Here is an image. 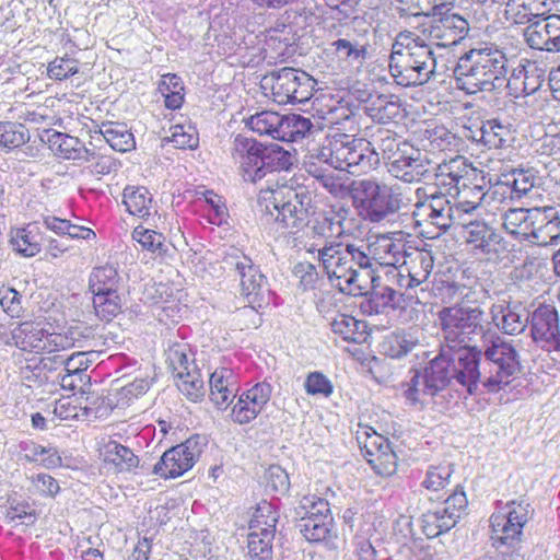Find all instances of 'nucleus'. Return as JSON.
Masks as SVG:
<instances>
[{
	"label": "nucleus",
	"mask_w": 560,
	"mask_h": 560,
	"mask_svg": "<svg viewBox=\"0 0 560 560\" xmlns=\"http://www.w3.org/2000/svg\"><path fill=\"white\" fill-rule=\"evenodd\" d=\"M451 2L433 18L429 27L422 26L423 36L411 32H399L392 46L389 72L401 86H416L428 83L435 77L436 59L432 45L450 47L457 45L469 32L466 19L452 13Z\"/></svg>",
	"instance_id": "1"
},
{
	"label": "nucleus",
	"mask_w": 560,
	"mask_h": 560,
	"mask_svg": "<svg viewBox=\"0 0 560 560\" xmlns=\"http://www.w3.org/2000/svg\"><path fill=\"white\" fill-rule=\"evenodd\" d=\"M258 205L277 228L288 235L304 231L315 210L312 191L300 185L294 187L281 184L261 189Z\"/></svg>",
	"instance_id": "2"
},
{
	"label": "nucleus",
	"mask_w": 560,
	"mask_h": 560,
	"mask_svg": "<svg viewBox=\"0 0 560 560\" xmlns=\"http://www.w3.org/2000/svg\"><path fill=\"white\" fill-rule=\"evenodd\" d=\"M453 73L456 88L467 94L501 90L506 82L508 59L497 47L472 48L458 58Z\"/></svg>",
	"instance_id": "3"
},
{
	"label": "nucleus",
	"mask_w": 560,
	"mask_h": 560,
	"mask_svg": "<svg viewBox=\"0 0 560 560\" xmlns=\"http://www.w3.org/2000/svg\"><path fill=\"white\" fill-rule=\"evenodd\" d=\"M483 389L499 393L509 386L521 373V355L516 345L498 332L487 329L482 335Z\"/></svg>",
	"instance_id": "4"
},
{
	"label": "nucleus",
	"mask_w": 560,
	"mask_h": 560,
	"mask_svg": "<svg viewBox=\"0 0 560 560\" xmlns=\"http://www.w3.org/2000/svg\"><path fill=\"white\" fill-rule=\"evenodd\" d=\"M380 277L371 259L352 247V308H359L362 315L385 313L388 308L399 307L402 296L389 287L375 290Z\"/></svg>",
	"instance_id": "5"
},
{
	"label": "nucleus",
	"mask_w": 560,
	"mask_h": 560,
	"mask_svg": "<svg viewBox=\"0 0 560 560\" xmlns=\"http://www.w3.org/2000/svg\"><path fill=\"white\" fill-rule=\"evenodd\" d=\"M478 175L477 168L468 164L463 156H456L436 166L434 185L457 199L455 207L462 215L470 213L482 202L486 203L483 187L475 183Z\"/></svg>",
	"instance_id": "6"
},
{
	"label": "nucleus",
	"mask_w": 560,
	"mask_h": 560,
	"mask_svg": "<svg viewBox=\"0 0 560 560\" xmlns=\"http://www.w3.org/2000/svg\"><path fill=\"white\" fill-rule=\"evenodd\" d=\"M13 345L23 352L44 355L71 349L74 338L67 332L50 330V325L40 319L21 322L11 334Z\"/></svg>",
	"instance_id": "7"
},
{
	"label": "nucleus",
	"mask_w": 560,
	"mask_h": 560,
	"mask_svg": "<svg viewBox=\"0 0 560 560\" xmlns=\"http://www.w3.org/2000/svg\"><path fill=\"white\" fill-rule=\"evenodd\" d=\"M352 207L363 220L377 223L395 213L399 203L386 185L366 177L352 179Z\"/></svg>",
	"instance_id": "8"
},
{
	"label": "nucleus",
	"mask_w": 560,
	"mask_h": 560,
	"mask_svg": "<svg viewBox=\"0 0 560 560\" xmlns=\"http://www.w3.org/2000/svg\"><path fill=\"white\" fill-rule=\"evenodd\" d=\"M444 343L447 349L471 347L474 335L487 332L483 329V311L479 307H445L440 314Z\"/></svg>",
	"instance_id": "9"
},
{
	"label": "nucleus",
	"mask_w": 560,
	"mask_h": 560,
	"mask_svg": "<svg viewBox=\"0 0 560 560\" xmlns=\"http://www.w3.org/2000/svg\"><path fill=\"white\" fill-rule=\"evenodd\" d=\"M315 81L303 70L284 67L265 77L262 88L270 91L279 105L307 102L313 96Z\"/></svg>",
	"instance_id": "10"
},
{
	"label": "nucleus",
	"mask_w": 560,
	"mask_h": 560,
	"mask_svg": "<svg viewBox=\"0 0 560 560\" xmlns=\"http://www.w3.org/2000/svg\"><path fill=\"white\" fill-rule=\"evenodd\" d=\"M530 504L524 500L506 503L505 512H498L491 515L492 542L499 548L501 546L514 547L521 541L523 527L528 522Z\"/></svg>",
	"instance_id": "11"
},
{
	"label": "nucleus",
	"mask_w": 560,
	"mask_h": 560,
	"mask_svg": "<svg viewBox=\"0 0 560 560\" xmlns=\"http://www.w3.org/2000/svg\"><path fill=\"white\" fill-rule=\"evenodd\" d=\"M362 27L363 35L360 39H352V60H359L360 66L357 67L355 80H352V97H354L358 102V110L363 112L364 105L371 103L373 97H377L380 94L375 92L374 80L370 78L369 66L362 69V61L372 59L373 57V47L370 45L369 40L365 38L370 25H366L363 19L358 16L352 18V27Z\"/></svg>",
	"instance_id": "12"
},
{
	"label": "nucleus",
	"mask_w": 560,
	"mask_h": 560,
	"mask_svg": "<svg viewBox=\"0 0 560 560\" xmlns=\"http://www.w3.org/2000/svg\"><path fill=\"white\" fill-rule=\"evenodd\" d=\"M355 440L360 455L365 458L375 474L389 477L396 472L397 457L386 438L371 427H360Z\"/></svg>",
	"instance_id": "13"
},
{
	"label": "nucleus",
	"mask_w": 560,
	"mask_h": 560,
	"mask_svg": "<svg viewBox=\"0 0 560 560\" xmlns=\"http://www.w3.org/2000/svg\"><path fill=\"white\" fill-rule=\"evenodd\" d=\"M530 336L552 360L560 362V323L556 306L541 304L532 313Z\"/></svg>",
	"instance_id": "14"
},
{
	"label": "nucleus",
	"mask_w": 560,
	"mask_h": 560,
	"mask_svg": "<svg viewBox=\"0 0 560 560\" xmlns=\"http://www.w3.org/2000/svg\"><path fill=\"white\" fill-rule=\"evenodd\" d=\"M388 172L405 183H416L430 177V162L422 153L410 145L402 143L388 155Z\"/></svg>",
	"instance_id": "15"
},
{
	"label": "nucleus",
	"mask_w": 560,
	"mask_h": 560,
	"mask_svg": "<svg viewBox=\"0 0 560 560\" xmlns=\"http://www.w3.org/2000/svg\"><path fill=\"white\" fill-rule=\"evenodd\" d=\"M453 377L468 394L483 388L482 353L478 347L451 349Z\"/></svg>",
	"instance_id": "16"
},
{
	"label": "nucleus",
	"mask_w": 560,
	"mask_h": 560,
	"mask_svg": "<svg viewBox=\"0 0 560 560\" xmlns=\"http://www.w3.org/2000/svg\"><path fill=\"white\" fill-rule=\"evenodd\" d=\"M447 192L432 194L424 200L415 203L413 217L422 218L440 231L446 232L454 223L460 220V214L455 205L446 198Z\"/></svg>",
	"instance_id": "17"
},
{
	"label": "nucleus",
	"mask_w": 560,
	"mask_h": 560,
	"mask_svg": "<svg viewBox=\"0 0 560 560\" xmlns=\"http://www.w3.org/2000/svg\"><path fill=\"white\" fill-rule=\"evenodd\" d=\"M265 148L254 139L236 136L231 149V158L238 165L243 177L248 182H257L265 176Z\"/></svg>",
	"instance_id": "18"
},
{
	"label": "nucleus",
	"mask_w": 560,
	"mask_h": 560,
	"mask_svg": "<svg viewBox=\"0 0 560 560\" xmlns=\"http://www.w3.org/2000/svg\"><path fill=\"white\" fill-rule=\"evenodd\" d=\"M97 452L103 468L108 472L136 474L140 466V458L131 448L110 438L98 443Z\"/></svg>",
	"instance_id": "19"
},
{
	"label": "nucleus",
	"mask_w": 560,
	"mask_h": 560,
	"mask_svg": "<svg viewBox=\"0 0 560 560\" xmlns=\"http://www.w3.org/2000/svg\"><path fill=\"white\" fill-rule=\"evenodd\" d=\"M196 443L191 440L177 444L161 456L153 471L163 479H173L183 476L192 468L197 454Z\"/></svg>",
	"instance_id": "20"
},
{
	"label": "nucleus",
	"mask_w": 560,
	"mask_h": 560,
	"mask_svg": "<svg viewBox=\"0 0 560 560\" xmlns=\"http://www.w3.org/2000/svg\"><path fill=\"white\" fill-rule=\"evenodd\" d=\"M272 387L269 383L260 382L243 392L231 410L235 423L246 424L257 418L271 398Z\"/></svg>",
	"instance_id": "21"
},
{
	"label": "nucleus",
	"mask_w": 560,
	"mask_h": 560,
	"mask_svg": "<svg viewBox=\"0 0 560 560\" xmlns=\"http://www.w3.org/2000/svg\"><path fill=\"white\" fill-rule=\"evenodd\" d=\"M323 266L331 284L340 292L350 289V244L329 246L320 253Z\"/></svg>",
	"instance_id": "22"
},
{
	"label": "nucleus",
	"mask_w": 560,
	"mask_h": 560,
	"mask_svg": "<svg viewBox=\"0 0 560 560\" xmlns=\"http://www.w3.org/2000/svg\"><path fill=\"white\" fill-rule=\"evenodd\" d=\"M529 242L539 246L560 243V210L555 207H537Z\"/></svg>",
	"instance_id": "23"
},
{
	"label": "nucleus",
	"mask_w": 560,
	"mask_h": 560,
	"mask_svg": "<svg viewBox=\"0 0 560 560\" xmlns=\"http://www.w3.org/2000/svg\"><path fill=\"white\" fill-rule=\"evenodd\" d=\"M490 314L494 326L505 335L522 334L529 322V316L522 307L506 302L493 304Z\"/></svg>",
	"instance_id": "24"
},
{
	"label": "nucleus",
	"mask_w": 560,
	"mask_h": 560,
	"mask_svg": "<svg viewBox=\"0 0 560 560\" xmlns=\"http://www.w3.org/2000/svg\"><path fill=\"white\" fill-rule=\"evenodd\" d=\"M450 349L441 347L440 353L424 368L422 375L436 394L445 389L453 377Z\"/></svg>",
	"instance_id": "25"
},
{
	"label": "nucleus",
	"mask_w": 560,
	"mask_h": 560,
	"mask_svg": "<svg viewBox=\"0 0 560 560\" xmlns=\"http://www.w3.org/2000/svg\"><path fill=\"white\" fill-rule=\"evenodd\" d=\"M479 132L480 141L489 149L506 148L514 141L512 125L499 118L483 121Z\"/></svg>",
	"instance_id": "26"
},
{
	"label": "nucleus",
	"mask_w": 560,
	"mask_h": 560,
	"mask_svg": "<svg viewBox=\"0 0 560 560\" xmlns=\"http://www.w3.org/2000/svg\"><path fill=\"white\" fill-rule=\"evenodd\" d=\"M544 82L542 75L538 73L535 66H520L513 70L512 75L506 80L505 85L515 97L532 95L538 91Z\"/></svg>",
	"instance_id": "27"
},
{
	"label": "nucleus",
	"mask_w": 560,
	"mask_h": 560,
	"mask_svg": "<svg viewBox=\"0 0 560 560\" xmlns=\"http://www.w3.org/2000/svg\"><path fill=\"white\" fill-rule=\"evenodd\" d=\"M122 203L129 214L148 220L154 211L152 194L143 186H127L122 191Z\"/></svg>",
	"instance_id": "28"
},
{
	"label": "nucleus",
	"mask_w": 560,
	"mask_h": 560,
	"mask_svg": "<svg viewBox=\"0 0 560 560\" xmlns=\"http://www.w3.org/2000/svg\"><path fill=\"white\" fill-rule=\"evenodd\" d=\"M12 248L24 257H33L40 252L42 233L39 228L30 223L22 228H14L10 232Z\"/></svg>",
	"instance_id": "29"
},
{
	"label": "nucleus",
	"mask_w": 560,
	"mask_h": 560,
	"mask_svg": "<svg viewBox=\"0 0 560 560\" xmlns=\"http://www.w3.org/2000/svg\"><path fill=\"white\" fill-rule=\"evenodd\" d=\"M210 399L217 406L228 405L235 396L236 381L233 370L218 368L210 375Z\"/></svg>",
	"instance_id": "30"
},
{
	"label": "nucleus",
	"mask_w": 560,
	"mask_h": 560,
	"mask_svg": "<svg viewBox=\"0 0 560 560\" xmlns=\"http://www.w3.org/2000/svg\"><path fill=\"white\" fill-rule=\"evenodd\" d=\"M536 213L537 207L509 208L502 217V225L509 234L529 241Z\"/></svg>",
	"instance_id": "31"
},
{
	"label": "nucleus",
	"mask_w": 560,
	"mask_h": 560,
	"mask_svg": "<svg viewBox=\"0 0 560 560\" xmlns=\"http://www.w3.org/2000/svg\"><path fill=\"white\" fill-rule=\"evenodd\" d=\"M363 113L373 121L388 124L402 116V108L398 97L380 94L377 97H373L371 103L364 105Z\"/></svg>",
	"instance_id": "32"
},
{
	"label": "nucleus",
	"mask_w": 560,
	"mask_h": 560,
	"mask_svg": "<svg viewBox=\"0 0 560 560\" xmlns=\"http://www.w3.org/2000/svg\"><path fill=\"white\" fill-rule=\"evenodd\" d=\"M380 164V154L374 145L364 138H352V176L375 170Z\"/></svg>",
	"instance_id": "33"
},
{
	"label": "nucleus",
	"mask_w": 560,
	"mask_h": 560,
	"mask_svg": "<svg viewBox=\"0 0 560 560\" xmlns=\"http://www.w3.org/2000/svg\"><path fill=\"white\" fill-rule=\"evenodd\" d=\"M429 386L430 384L425 381L422 373L416 372L408 382L402 384V395L406 402L409 406L423 409L436 395V392L433 388H429Z\"/></svg>",
	"instance_id": "34"
},
{
	"label": "nucleus",
	"mask_w": 560,
	"mask_h": 560,
	"mask_svg": "<svg viewBox=\"0 0 560 560\" xmlns=\"http://www.w3.org/2000/svg\"><path fill=\"white\" fill-rule=\"evenodd\" d=\"M418 345V338L406 330H395L386 335L381 342L383 354L392 359H400L410 353Z\"/></svg>",
	"instance_id": "35"
},
{
	"label": "nucleus",
	"mask_w": 560,
	"mask_h": 560,
	"mask_svg": "<svg viewBox=\"0 0 560 560\" xmlns=\"http://www.w3.org/2000/svg\"><path fill=\"white\" fill-rule=\"evenodd\" d=\"M86 400L88 398L83 395L78 396L73 394L61 397L56 400L49 420H74L88 416L89 407Z\"/></svg>",
	"instance_id": "36"
},
{
	"label": "nucleus",
	"mask_w": 560,
	"mask_h": 560,
	"mask_svg": "<svg viewBox=\"0 0 560 560\" xmlns=\"http://www.w3.org/2000/svg\"><path fill=\"white\" fill-rule=\"evenodd\" d=\"M279 520L277 508L267 500L257 503L249 521V532L261 534H276Z\"/></svg>",
	"instance_id": "37"
},
{
	"label": "nucleus",
	"mask_w": 560,
	"mask_h": 560,
	"mask_svg": "<svg viewBox=\"0 0 560 560\" xmlns=\"http://www.w3.org/2000/svg\"><path fill=\"white\" fill-rule=\"evenodd\" d=\"M101 133L115 151L129 152L136 147L135 137L124 122H103Z\"/></svg>",
	"instance_id": "38"
},
{
	"label": "nucleus",
	"mask_w": 560,
	"mask_h": 560,
	"mask_svg": "<svg viewBox=\"0 0 560 560\" xmlns=\"http://www.w3.org/2000/svg\"><path fill=\"white\" fill-rule=\"evenodd\" d=\"M20 447L28 463H38L47 469L58 468L62 464L61 456L55 447H46L34 441L22 442Z\"/></svg>",
	"instance_id": "39"
},
{
	"label": "nucleus",
	"mask_w": 560,
	"mask_h": 560,
	"mask_svg": "<svg viewBox=\"0 0 560 560\" xmlns=\"http://www.w3.org/2000/svg\"><path fill=\"white\" fill-rule=\"evenodd\" d=\"M236 269L241 277L242 294L248 299L249 303H255L265 277L260 273L259 269L252 264L250 259L246 257L243 261L236 264Z\"/></svg>",
	"instance_id": "40"
},
{
	"label": "nucleus",
	"mask_w": 560,
	"mask_h": 560,
	"mask_svg": "<svg viewBox=\"0 0 560 560\" xmlns=\"http://www.w3.org/2000/svg\"><path fill=\"white\" fill-rule=\"evenodd\" d=\"M467 243L474 249H479L485 254L495 252L494 246L499 243V235L483 222H470L466 225Z\"/></svg>",
	"instance_id": "41"
},
{
	"label": "nucleus",
	"mask_w": 560,
	"mask_h": 560,
	"mask_svg": "<svg viewBox=\"0 0 560 560\" xmlns=\"http://www.w3.org/2000/svg\"><path fill=\"white\" fill-rule=\"evenodd\" d=\"M119 282L118 269L112 264H105L93 268L89 277V290L91 293L118 291Z\"/></svg>",
	"instance_id": "42"
},
{
	"label": "nucleus",
	"mask_w": 560,
	"mask_h": 560,
	"mask_svg": "<svg viewBox=\"0 0 560 560\" xmlns=\"http://www.w3.org/2000/svg\"><path fill=\"white\" fill-rule=\"evenodd\" d=\"M528 25L523 31L525 43L532 48L541 51L552 52L551 35H549V25H547V16L535 18L533 21L526 22Z\"/></svg>",
	"instance_id": "43"
},
{
	"label": "nucleus",
	"mask_w": 560,
	"mask_h": 560,
	"mask_svg": "<svg viewBox=\"0 0 560 560\" xmlns=\"http://www.w3.org/2000/svg\"><path fill=\"white\" fill-rule=\"evenodd\" d=\"M92 305L103 322H112L122 312V299L118 291L92 293Z\"/></svg>",
	"instance_id": "44"
},
{
	"label": "nucleus",
	"mask_w": 560,
	"mask_h": 560,
	"mask_svg": "<svg viewBox=\"0 0 560 560\" xmlns=\"http://www.w3.org/2000/svg\"><path fill=\"white\" fill-rule=\"evenodd\" d=\"M331 166L340 171L350 168V140L347 133L334 131L329 135V156Z\"/></svg>",
	"instance_id": "45"
},
{
	"label": "nucleus",
	"mask_w": 560,
	"mask_h": 560,
	"mask_svg": "<svg viewBox=\"0 0 560 560\" xmlns=\"http://www.w3.org/2000/svg\"><path fill=\"white\" fill-rule=\"evenodd\" d=\"M502 176L508 180V185L517 199L526 196L535 187L537 180L536 172L530 167H512L502 172Z\"/></svg>",
	"instance_id": "46"
},
{
	"label": "nucleus",
	"mask_w": 560,
	"mask_h": 560,
	"mask_svg": "<svg viewBox=\"0 0 560 560\" xmlns=\"http://www.w3.org/2000/svg\"><path fill=\"white\" fill-rule=\"evenodd\" d=\"M312 128V122L298 114L282 116L276 139L280 141H295L304 137Z\"/></svg>",
	"instance_id": "47"
},
{
	"label": "nucleus",
	"mask_w": 560,
	"mask_h": 560,
	"mask_svg": "<svg viewBox=\"0 0 560 560\" xmlns=\"http://www.w3.org/2000/svg\"><path fill=\"white\" fill-rule=\"evenodd\" d=\"M399 16H428L441 14L447 0H395Z\"/></svg>",
	"instance_id": "48"
},
{
	"label": "nucleus",
	"mask_w": 560,
	"mask_h": 560,
	"mask_svg": "<svg viewBox=\"0 0 560 560\" xmlns=\"http://www.w3.org/2000/svg\"><path fill=\"white\" fill-rule=\"evenodd\" d=\"M514 22L525 24L535 18L547 16L555 5L553 0H515Z\"/></svg>",
	"instance_id": "49"
},
{
	"label": "nucleus",
	"mask_w": 560,
	"mask_h": 560,
	"mask_svg": "<svg viewBox=\"0 0 560 560\" xmlns=\"http://www.w3.org/2000/svg\"><path fill=\"white\" fill-rule=\"evenodd\" d=\"M159 90L164 96L167 108L178 109L182 107L185 98V86L180 77L175 73L162 75Z\"/></svg>",
	"instance_id": "50"
},
{
	"label": "nucleus",
	"mask_w": 560,
	"mask_h": 560,
	"mask_svg": "<svg viewBox=\"0 0 560 560\" xmlns=\"http://www.w3.org/2000/svg\"><path fill=\"white\" fill-rule=\"evenodd\" d=\"M175 376L177 388L187 399L198 401L205 396L203 380L197 366Z\"/></svg>",
	"instance_id": "51"
},
{
	"label": "nucleus",
	"mask_w": 560,
	"mask_h": 560,
	"mask_svg": "<svg viewBox=\"0 0 560 560\" xmlns=\"http://www.w3.org/2000/svg\"><path fill=\"white\" fill-rule=\"evenodd\" d=\"M166 361L175 375L196 368L191 350L186 342H173L166 350Z\"/></svg>",
	"instance_id": "52"
},
{
	"label": "nucleus",
	"mask_w": 560,
	"mask_h": 560,
	"mask_svg": "<svg viewBox=\"0 0 560 560\" xmlns=\"http://www.w3.org/2000/svg\"><path fill=\"white\" fill-rule=\"evenodd\" d=\"M410 260L404 261L406 270L411 275L413 282L420 285L425 282L432 271L434 259L428 250H417L415 256L409 255Z\"/></svg>",
	"instance_id": "53"
},
{
	"label": "nucleus",
	"mask_w": 560,
	"mask_h": 560,
	"mask_svg": "<svg viewBox=\"0 0 560 560\" xmlns=\"http://www.w3.org/2000/svg\"><path fill=\"white\" fill-rule=\"evenodd\" d=\"M301 533L311 542L324 541L330 536L332 517H301Z\"/></svg>",
	"instance_id": "54"
},
{
	"label": "nucleus",
	"mask_w": 560,
	"mask_h": 560,
	"mask_svg": "<svg viewBox=\"0 0 560 560\" xmlns=\"http://www.w3.org/2000/svg\"><path fill=\"white\" fill-rule=\"evenodd\" d=\"M282 116L272 110H262L249 117L247 126L260 136H270L276 139Z\"/></svg>",
	"instance_id": "55"
},
{
	"label": "nucleus",
	"mask_w": 560,
	"mask_h": 560,
	"mask_svg": "<svg viewBox=\"0 0 560 560\" xmlns=\"http://www.w3.org/2000/svg\"><path fill=\"white\" fill-rule=\"evenodd\" d=\"M454 526L453 521L441 513L438 508L425 512L421 517V529L428 538H435Z\"/></svg>",
	"instance_id": "56"
},
{
	"label": "nucleus",
	"mask_w": 560,
	"mask_h": 560,
	"mask_svg": "<svg viewBox=\"0 0 560 560\" xmlns=\"http://www.w3.org/2000/svg\"><path fill=\"white\" fill-rule=\"evenodd\" d=\"M132 240L138 243L142 250L151 254H161L163 252L165 237L162 233L138 225L131 233Z\"/></svg>",
	"instance_id": "57"
},
{
	"label": "nucleus",
	"mask_w": 560,
	"mask_h": 560,
	"mask_svg": "<svg viewBox=\"0 0 560 560\" xmlns=\"http://www.w3.org/2000/svg\"><path fill=\"white\" fill-rule=\"evenodd\" d=\"M273 534H261L249 532L248 534V556L252 560H271Z\"/></svg>",
	"instance_id": "58"
},
{
	"label": "nucleus",
	"mask_w": 560,
	"mask_h": 560,
	"mask_svg": "<svg viewBox=\"0 0 560 560\" xmlns=\"http://www.w3.org/2000/svg\"><path fill=\"white\" fill-rule=\"evenodd\" d=\"M453 469L451 464L431 465L428 467L421 486L429 491H439L444 489L450 482Z\"/></svg>",
	"instance_id": "59"
},
{
	"label": "nucleus",
	"mask_w": 560,
	"mask_h": 560,
	"mask_svg": "<svg viewBox=\"0 0 560 560\" xmlns=\"http://www.w3.org/2000/svg\"><path fill=\"white\" fill-rule=\"evenodd\" d=\"M30 482V492L40 498L54 499L60 492L58 480L46 472L33 475Z\"/></svg>",
	"instance_id": "60"
},
{
	"label": "nucleus",
	"mask_w": 560,
	"mask_h": 560,
	"mask_svg": "<svg viewBox=\"0 0 560 560\" xmlns=\"http://www.w3.org/2000/svg\"><path fill=\"white\" fill-rule=\"evenodd\" d=\"M468 501L465 492L460 489H455L451 495H448L441 506H438L441 513L447 518L453 521V525H456L458 518L465 512Z\"/></svg>",
	"instance_id": "61"
},
{
	"label": "nucleus",
	"mask_w": 560,
	"mask_h": 560,
	"mask_svg": "<svg viewBox=\"0 0 560 560\" xmlns=\"http://www.w3.org/2000/svg\"><path fill=\"white\" fill-rule=\"evenodd\" d=\"M170 141L178 149H195L199 143V136L190 125H175L171 128Z\"/></svg>",
	"instance_id": "62"
},
{
	"label": "nucleus",
	"mask_w": 560,
	"mask_h": 560,
	"mask_svg": "<svg viewBox=\"0 0 560 560\" xmlns=\"http://www.w3.org/2000/svg\"><path fill=\"white\" fill-rule=\"evenodd\" d=\"M0 306L10 317H21L23 314L21 293L10 285L2 284L0 287Z\"/></svg>",
	"instance_id": "63"
},
{
	"label": "nucleus",
	"mask_w": 560,
	"mask_h": 560,
	"mask_svg": "<svg viewBox=\"0 0 560 560\" xmlns=\"http://www.w3.org/2000/svg\"><path fill=\"white\" fill-rule=\"evenodd\" d=\"M79 62L68 56L56 57L48 63L47 74L50 79L62 81L78 73Z\"/></svg>",
	"instance_id": "64"
}]
</instances>
